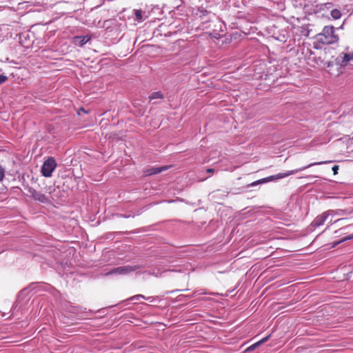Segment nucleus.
Segmentation results:
<instances>
[{
  "instance_id": "nucleus-1",
  "label": "nucleus",
  "mask_w": 353,
  "mask_h": 353,
  "mask_svg": "<svg viewBox=\"0 0 353 353\" xmlns=\"http://www.w3.org/2000/svg\"><path fill=\"white\" fill-rule=\"evenodd\" d=\"M330 161H321V162L312 163L308 164L306 166H304V167H302V168H298V169H296V170H290V171H289L288 172L279 173V174H277L276 175H272V176H268V177H265V178L257 180L256 181H254V182L248 184L247 185V187L248 188L253 187V186H256L257 185H260V184H263V183H268V182H270V181H275V180H277V179H283V178H285V177L288 176L290 175L294 174H296V173H297L299 172H301L302 170H305V169H307L308 168H310V167H312L313 165H321V164L327 163H330Z\"/></svg>"
},
{
  "instance_id": "nucleus-2",
  "label": "nucleus",
  "mask_w": 353,
  "mask_h": 353,
  "mask_svg": "<svg viewBox=\"0 0 353 353\" xmlns=\"http://www.w3.org/2000/svg\"><path fill=\"white\" fill-rule=\"evenodd\" d=\"M316 41L323 45H330L338 42L339 37L335 33L333 26H326L321 32L316 35Z\"/></svg>"
},
{
  "instance_id": "nucleus-3",
  "label": "nucleus",
  "mask_w": 353,
  "mask_h": 353,
  "mask_svg": "<svg viewBox=\"0 0 353 353\" xmlns=\"http://www.w3.org/2000/svg\"><path fill=\"white\" fill-rule=\"evenodd\" d=\"M145 268L144 265H125L120 266L115 268H113L110 271L106 272L105 276H110L112 274L117 275H126L130 274L132 272H134L138 269Z\"/></svg>"
},
{
  "instance_id": "nucleus-4",
  "label": "nucleus",
  "mask_w": 353,
  "mask_h": 353,
  "mask_svg": "<svg viewBox=\"0 0 353 353\" xmlns=\"http://www.w3.org/2000/svg\"><path fill=\"white\" fill-rule=\"evenodd\" d=\"M57 167V163L53 157H48L41 168V173L46 177H50Z\"/></svg>"
},
{
  "instance_id": "nucleus-5",
  "label": "nucleus",
  "mask_w": 353,
  "mask_h": 353,
  "mask_svg": "<svg viewBox=\"0 0 353 353\" xmlns=\"http://www.w3.org/2000/svg\"><path fill=\"white\" fill-rule=\"evenodd\" d=\"M353 60V52L350 53H341L336 59V63L341 67H345L350 63V61Z\"/></svg>"
},
{
  "instance_id": "nucleus-6",
  "label": "nucleus",
  "mask_w": 353,
  "mask_h": 353,
  "mask_svg": "<svg viewBox=\"0 0 353 353\" xmlns=\"http://www.w3.org/2000/svg\"><path fill=\"white\" fill-rule=\"evenodd\" d=\"M333 212L332 210H328L317 216L312 222L311 227L314 228L323 225L328 216Z\"/></svg>"
},
{
  "instance_id": "nucleus-7",
  "label": "nucleus",
  "mask_w": 353,
  "mask_h": 353,
  "mask_svg": "<svg viewBox=\"0 0 353 353\" xmlns=\"http://www.w3.org/2000/svg\"><path fill=\"white\" fill-rule=\"evenodd\" d=\"M29 192L31 194V196L35 199L42 203H46L48 201L46 196L41 193V192H37V190L30 188L29 190Z\"/></svg>"
},
{
  "instance_id": "nucleus-8",
  "label": "nucleus",
  "mask_w": 353,
  "mask_h": 353,
  "mask_svg": "<svg viewBox=\"0 0 353 353\" xmlns=\"http://www.w3.org/2000/svg\"><path fill=\"white\" fill-rule=\"evenodd\" d=\"M167 169L166 167H157V168H150L144 170V176H151L153 174H159L163 170Z\"/></svg>"
},
{
  "instance_id": "nucleus-9",
  "label": "nucleus",
  "mask_w": 353,
  "mask_h": 353,
  "mask_svg": "<svg viewBox=\"0 0 353 353\" xmlns=\"http://www.w3.org/2000/svg\"><path fill=\"white\" fill-rule=\"evenodd\" d=\"M74 43L77 46L82 47L88 41L90 40V37L88 36H77L74 37Z\"/></svg>"
},
{
  "instance_id": "nucleus-10",
  "label": "nucleus",
  "mask_w": 353,
  "mask_h": 353,
  "mask_svg": "<svg viewBox=\"0 0 353 353\" xmlns=\"http://www.w3.org/2000/svg\"><path fill=\"white\" fill-rule=\"evenodd\" d=\"M149 99L150 100L157 99H163V95L160 91L154 92L150 94V96L149 97Z\"/></svg>"
},
{
  "instance_id": "nucleus-11",
  "label": "nucleus",
  "mask_w": 353,
  "mask_h": 353,
  "mask_svg": "<svg viewBox=\"0 0 353 353\" xmlns=\"http://www.w3.org/2000/svg\"><path fill=\"white\" fill-rule=\"evenodd\" d=\"M331 16L334 19H339L341 17V12L338 9H334L331 11Z\"/></svg>"
},
{
  "instance_id": "nucleus-12",
  "label": "nucleus",
  "mask_w": 353,
  "mask_h": 353,
  "mask_svg": "<svg viewBox=\"0 0 353 353\" xmlns=\"http://www.w3.org/2000/svg\"><path fill=\"white\" fill-rule=\"evenodd\" d=\"M140 299H145L146 300H150L151 299V297L146 298L142 294H137V295L130 297L129 299L131 301H139Z\"/></svg>"
},
{
  "instance_id": "nucleus-13",
  "label": "nucleus",
  "mask_w": 353,
  "mask_h": 353,
  "mask_svg": "<svg viewBox=\"0 0 353 353\" xmlns=\"http://www.w3.org/2000/svg\"><path fill=\"white\" fill-rule=\"evenodd\" d=\"M135 16L137 17V19L141 20L142 19V11L141 10H135Z\"/></svg>"
},
{
  "instance_id": "nucleus-14",
  "label": "nucleus",
  "mask_w": 353,
  "mask_h": 353,
  "mask_svg": "<svg viewBox=\"0 0 353 353\" xmlns=\"http://www.w3.org/2000/svg\"><path fill=\"white\" fill-rule=\"evenodd\" d=\"M260 345V343H255L254 344L252 345L251 346H250L247 350L246 351H252L253 350H254L256 347H257L258 346Z\"/></svg>"
},
{
  "instance_id": "nucleus-15",
  "label": "nucleus",
  "mask_w": 353,
  "mask_h": 353,
  "mask_svg": "<svg viewBox=\"0 0 353 353\" xmlns=\"http://www.w3.org/2000/svg\"><path fill=\"white\" fill-rule=\"evenodd\" d=\"M5 175V170L2 166L0 165V181H1Z\"/></svg>"
},
{
  "instance_id": "nucleus-16",
  "label": "nucleus",
  "mask_w": 353,
  "mask_h": 353,
  "mask_svg": "<svg viewBox=\"0 0 353 353\" xmlns=\"http://www.w3.org/2000/svg\"><path fill=\"white\" fill-rule=\"evenodd\" d=\"M8 79V77L5 75L1 74L0 75V84L6 82Z\"/></svg>"
},
{
  "instance_id": "nucleus-17",
  "label": "nucleus",
  "mask_w": 353,
  "mask_h": 353,
  "mask_svg": "<svg viewBox=\"0 0 353 353\" xmlns=\"http://www.w3.org/2000/svg\"><path fill=\"white\" fill-rule=\"evenodd\" d=\"M270 335L267 336H265V337L263 338L261 340H260L259 341H258V343H260V345H261V344H263V343H265V342L268 340V339L270 338Z\"/></svg>"
},
{
  "instance_id": "nucleus-18",
  "label": "nucleus",
  "mask_w": 353,
  "mask_h": 353,
  "mask_svg": "<svg viewBox=\"0 0 353 353\" xmlns=\"http://www.w3.org/2000/svg\"><path fill=\"white\" fill-rule=\"evenodd\" d=\"M353 239V234L348 235L341 239V241H345L347 240Z\"/></svg>"
},
{
  "instance_id": "nucleus-19",
  "label": "nucleus",
  "mask_w": 353,
  "mask_h": 353,
  "mask_svg": "<svg viewBox=\"0 0 353 353\" xmlns=\"http://www.w3.org/2000/svg\"><path fill=\"white\" fill-rule=\"evenodd\" d=\"M333 172H334V174H336L338 173V170H339V165H334L332 168Z\"/></svg>"
},
{
  "instance_id": "nucleus-20",
  "label": "nucleus",
  "mask_w": 353,
  "mask_h": 353,
  "mask_svg": "<svg viewBox=\"0 0 353 353\" xmlns=\"http://www.w3.org/2000/svg\"><path fill=\"white\" fill-rule=\"evenodd\" d=\"M335 214L339 216H342L345 214V211L343 210H338L336 211Z\"/></svg>"
},
{
  "instance_id": "nucleus-21",
  "label": "nucleus",
  "mask_w": 353,
  "mask_h": 353,
  "mask_svg": "<svg viewBox=\"0 0 353 353\" xmlns=\"http://www.w3.org/2000/svg\"><path fill=\"white\" fill-rule=\"evenodd\" d=\"M343 241H341V240L340 241H334L332 243V246L331 248H335L339 244H340L341 243H342Z\"/></svg>"
},
{
  "instance_id": "nucleus-22",
  "label": "nucleus",
  "mask_w": 353,
  "mask_h": 353,
  "mask_svg": "<svg viewBox=\"0 0 353 353\" xmlns=\"http://www.w3.org/2000/svg\"><path fill=\"white\" fill-rule=\"evenodd\" d=\"M200 12L203 15H205V14H207L208 13V12L206 10H200Z\"/></svg>"
},
{
  "instance_id": "nucleus-23",
  "label": "nucleus",
  "mask_w": 353,
  "mask_h": 353,
  "mask_svg": "<svg viewBox=\"0 0 353 353\" xmlns=\"http://www.w3.org/2000/svg\"><path fill=\"white\" fill-rule=\"evenodd\" d=\"M148 274L150 275H154L156 276H158V274L157 273H155L154 272H146Z\"/></svg>"
},
{
  "instance_id": "nucleus-24",
  "label": "nucleus",
  "mask_w": 353,
  "mask_h": 353,
  "mask_svg": "<svg viewBox=\"0 0 353 353\" xmlns=\"http://www.w3.org/2000/svg\"><path fill=\"white\" fill-rule=\"evenodd\" d=\"M214 169H212V168H208V169H207V170H206V172H209V173H213V172H214Z\"/></svg>"
}]
</instances>
